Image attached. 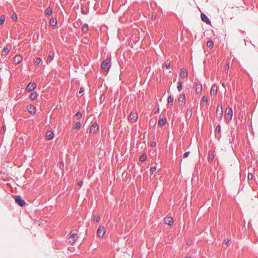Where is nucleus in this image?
Returning a JSON list of instances; mask_svg holds the SVG:
<instances>
[{
	"mask_svg": "<svg viewBox=\"0 0 258 258\" xmlns=\"http://www.w3.org/2000/svg\"><path fill=\"white\" fill-rule=\"evenodd\" d=\"M110 58H107L104 59L101 63L102 70L104 72L108 71L111 67Z\"/></svg>",
	"mask_w": 258,
	"mask_h": 258,
	"instance_id": "f257e3e1",
	"label": "nucleus"
},
{
	"mask_svg": "<svg viewBox=\"0 0 258 258\" xmlns=\"http://www.w3.org/2000/svg\"><path fill=\"white\" fill-rule=\"evenodd\" d=\"M13 198L15 199V202L20 207H24L26 203L25 201L21 198L20 195H14Z\"/></svg>",
	"mask_w": 258,
	"mask_h": 258,
	"instance_id": "f03ea898",
	"label": "nucleus"
},
{
	"mask_svg": "<svg viewBox=\"0 0 258 258\" xmlns=\"http://www.w3.org/2000/svg\"><path fill=\"white\" fill-rule=\"evenodd\" d=\"M216 116L219 119H221L223 116L222 106L218 104L216 109Z\"/></svg>",
	"mask_w": 258,
	"mask_h": 258,
	"instance_id": "7ed1b4c3",
	"label": "nucleus"
},
{
	"mask_svg": "<svg viewBox=\"0 0 258 258\" xmlns=\"http://www.w3.org/2000/svg\"><path fill=\"white\" fill-rule=\"evenodd\" d=\"M99 130V127L98 124L96 121H95L92 123L90 131L91 133L96 134L98 132Z\"/></svg>",
	"mask_w": 258,
	"mask_h": 258,
	"instance_id": "20e7f679",
	"label": "nucleus"
},
{
	"mask_svg": "<svg viewBox=\"0 0 258 258\" xmlns=\"http://www.w3.org/2000/svg\"><path fill=\"white\" fill-rule=\"evenodd\" d=\"M225 118L229 120H231L232 118L233 110L232 108H228L225 111Z\"/></svg>",
	"mask_w": 258,
	"mask_h": 258,
	"instance_id": "39448f33",
	"label": "nucleus"
},
{
	"mask_svg": "<svg viewBox=\"0 0 258 258\" xmlns=\"http://www.w3.org/2000/svg\"><path fill=\"white\" fill-rule=\"evenodd\" d=\"M36 88V84L34 82H30L26 86V90L31 92Z\"/></svg>",
	"mask_w": 258,
	"mask_h": 258,
	"instance_id": "423d86ee",
	"label": "nucleus"
},
{
	"mask_svg": "<svg viewBox=\"0 0 258 258\" xmlns=\"http://www.w3.org/2000/svg\"><path fill=\"white\" fill-rule=\"evenodd\" d=\"M27 111L31 115H34L36 113V107L32 104H30L28 106H27Z\"/></svg>",
	"mask_w": 258,
	"mask_h": 258,
	"instance_id": "0eeeda50",
	"label": "nucleus"
},
{
	"mask_svg": "<svg viewBox=\"0 0 258 258\" xmlns=\"http://www.w3.org/2000/svg\"><path fill=\"white\" fill-rule=\"evenodd\" d=\"M105 232L104 227H99L97 230V235L98 237H102L104 236Z\"/></svg>",
	"mask_w": 258,
	"mask_h": 258,
	"instance_id": "6e6552de",
	"label": "nucleus"
},
{
	"mask_svg": "<svg viewBox=\"0 0 258 258\" xmlns=\"http://www.w3.org/2000/svg\"><path fill=\"white\" fill-rule=\"evenodd\" d=\"M195 90L197 94H201L202 92V85L201 82H197L195 85Z\"/></svg>",
	"mask_w": 258,
	"mask_h": 258,
	"instance_id": "1a4fd4ad",
	"label": "nucleus"
},
{
	"mask_svg": "<svg viewBox=\"0 0 258 258\" xmlns=\"http://www.w3.org/2000/svg\"><path fill=\"white\" fill-rule=\"evenodd\" d=\"M201 18L202 21L204 22L207 24H210L211 23L210 20L209 19L208 16L204 13H201Z\"/></svg>",
	"mask_w": 258,
	"mask_h": 258,
	"instance_id": "9d476101",
	"label": "nucleus"
},
{
	"mask_svg": "<svg viewBox=\"0 0 258 258\" xmlns=\"http://www.w3.org/2000/svg\"><path fill=\"white\" fill-rule=\"evenodd\" d=\"M164 222L165 223V224H167L169 226L172 225L173 223L174 222L173 219L171 217H165L164 218Z\"/></svg>",
	"mask_w": 258,
	"mask_h": 258,
	"instance_id": "9b49d317",
	"label": "nucleus"
},
{
	"mask_svg": "<svg viewBox=\"0 0 258 258\" xmlns=\"http://www.w3.org/2000/svg\"><path fill=\"white\" fill-rule=\"evenodd\" d=\"M46 138L48 140H52L54 138V133L51 130H48L46 133Z\"/></svg>",
	"mask_w": 258,
	"mask_h": 258,
	"instance_id": "f8f14e48",
	"label": "nucleus"
},
{
	"mask_svg": "<svg viewBox=\"0 0 258 258\" xmlns=\"http://www.w3.org/2000/svg\"><path fill=\"white\" fill-rule=\"evenodd\" d=\"M22 60V57L20 55H16L14 59V62L17 64H19Z\"/></svg>",
	"mask_w": 258,
	"mask_h": 258,
	"instance_id": "ddd939ff",
	"label": "nucleus"
},
{
	"mask_svg": "<svg viewBox=\"0 0 258 258\" xmlns=\"http://www.w3.org/2000/svg\"><path fill=\"white\" fill-rule=\"evenodd\" d=\"M49 25L51 26H55L57 23L56 18L53 17H52L49 20Z\"/></svg>",
	"mask_w": 258,
	"mask_h": 258,
	"instance_id": "4468645a",
	"label": "nucleus"
},
{
	"mask_svg": "<svg viewBox=\"0 0 258 258\" xmlns=\"http://www.w3.org/2000/svg\"><path fill=\"white\" fill-rule=\"evenodd\" d=\"M180 75L182 78L184 79L187 77L188 73L186 70L182 69L180 70Z\"/></svg>",
	"mask_w": 258,
	"mask_h": 258,
	"instance_id": "2eb2a0df",
	"label": "nucleus"
},
{
	"mask_svg": "<svg viewBox=\"0 0 258 258\" xmlns=\"http://www.w3.org/2000/svg\"><path fill=\"white\" fill-rule=\"evenodd\" d=\"M38 96V93L34 91L31 93V94L29 95V98L31 100H35L37 97Z\"/></svg>",
	"mask_w": 258,
	"mask_h": 258,
	"instance_id": "dca6fc26",
	"label": "nucleus"
},
{
	"mask_svg": "<svg viewBox=\"0 0 258 258\" xmlns=\"http://www.w3.org/2000/svg\"><path fill=\"white\" fill-rule=\"evenodd\" d=\"M129 117L131 119V120H133L134 122H135L137 121L138 119V116L137 114L131 112L129 115Z\"/></svg>",
	"mask_w": 258,
	"mask_h": 258,
	"instance_id": "f3484780",
	"label": "nucleus"
},
{
	"mask_svg": "<svg viewBox=\"0 0 258 258\" xmlns=\"http://www.w3.org/2000/svg\"><path fill=\"white\" fill-rule=\"evenodd\" d=\"M69 235V239H72V241L73 242H75L77 240V234L76 233H72V232H71Z\"/></svg>",
	"mask_w": 258,
	"mask_h": 258,
	"instance_id": "a211bd4d",
	"label": "nucleus"
},
{
	"mask_svg": "<svg viewBox=\"0 0 258 258\" xmlns=\"http://www.w3.org/2000/svg\"><path fill=\"white\" fill-rule=\"evenodd\" d=\"M166 122V118L165 117H162L158 120V124L159 125H164Z\"/></svg>",
	"mask_w": 258,
	"mask_h": 258,
	"instance_id": "6ab92c4d",
	"label": "nucleus"
},
{
	"mask_svg": "<svg viewBox=\"0 0 258 258\" xmlns=\"http://www.w3.org/2000/svg\"><path fill=\"white\" fill-rule=\"evenodd\" d=\"M214 157H215V155L213 153V152H212V151H210L209 152V155H208V161L209 162H211L212 161H213L214 158Z\"/></svg>",
	"mask_w": 258,
	"mask_h": 258,
	"instance_id": "aec40b11",
	"label": "nucleus"
},
{
	"mask_svg": "<svg viewBox=\"0 0 258 258\" xmlns=\"http://www.w3.org/2000/svg\"><path fill=\"white\" fill-rule=\"evenodd\" d=\"M52 14V9L50 7H47L45 10V14L47 16H50Z\"/></svg>",
	"mask_w": 258,
	"mask_h": 258,
	"instance_id": "412c9836",
	"label": "nucleus"
},
{
	"mask_svg": "<svg viewBox=\"0 0 258 258\" xmlns=\"http://www.w3.org/2000/svg\"><path fill=\"white\" fill-rule=\"evenodd\" d=\"M89 29V25L87 24H84L82 27V30L84 33H87Z\"/></svg>",
	"mask_w": 258,
	"mask_h": 258,
	"instance_id": "4be33fe9",
	"label": "nucleus"
},
{
	"mask_svg": "<svg viewBox=\"0 0 258 258\" xmlns=\"http://www.w3.org/2000/svg\"><path fill=\"white\" fill-rule=\"evenodd\" d=\"M54 56V51L52 52V54H49L47 58V62H50L53 59Z\"/></svg>",
	"mask_w": 258,
	"mask_h": 258,
	"instance_id": "5701e85b",
	"label": "nucleus"
},
{
	"mask_svg": "<svg viewBox=\"0 0 258 258\" xmlns=\"http://www.w3.org/2000/svg\"><path fill=\"white\" fill-rule=\"evenodd\" d=\"M81 126V122H77L74 125L73 128L74 130H78V129L80 128Z\"/></svg>",
	"mask_w": 258,
	"mask_h": 258,
	"instance_id": "b1692460",
	"label": "nucleus"
},
{
	"mask_svg": "<svg viewBox=\"0 0 258 258\" xmlns=\"http://www.w3.org/2000/svg\"><path fill=\"white\" fill-rule=\"evenodd\" d=\"M147 158V156L145 153L142 154L140 157V161L141 162H144L146 160Z\"/></svg>",
	"mask_w": 258,
	"mask_h": 258,
	"instance_id": "393cba45",
	"label": "nucleus"
},
{
	"mask_svg": "<svg viewBox=\"0 0 258 258\" xmlns=\"http://www.w3.org/2000/svg\"><path fill=\"white\" fill-rule=\"evenodd\" d=\"M217 91H218L217 87H216V88L215 89V86H213L211 89L210 93H211V94L216 95L217 93Z\"/></svg>",
	"mask_w": 258,
	"mask_h": 258,
	"instance_id": "a878e982",
	"label": "nucleus"
},
{
	"mask_svg": "<svg viewBox=\"0 0 258 258\" xmlns=\"http://www.w3.org/2000/svg\"><path fill=\"white\" fill-rule=\"evenodd\" d=\"M9 52V49L7 47H5L3 48V51L2 52V55H6Z\"/></svg>",
	"mask_w": 258,
	"mask_h": 258,
	"instance_id": "bb28decb",
	"label": "nucleus"
},
{
	"mask_svg": "<svg viewBox=\"0 0 258 258\" xmlns=\"http://www.w3.org/2000/svg\"><path fill=\"white\" fill-rule=\"evenodd\" d=\"M81 9L83 14L86 15L89 13V9L87 7H83Z\"/></svg>",
	"mask_w": 258,
	"mask_h": 258,
	"instance_id": "cd10ccee",
	"label": "nucleus"
},
{
	"mask_svg": "<svg viewBox=\"0 0 258 258\" xmlns=\"http://www.w3.org/2000/svg\"><path fill=\"white\" fill-rule=\"evenodd\" d=\"M178 100L182 102H183L185 100V96L184 94H182L178 97Z\"/></svg>",
	"mask_w": 258,
	"mask_h": 258,
	"instance_id": "c85d7f7f",
	"label": "nucleus"
},
{
	"mask_svg": "<svg viewBox=\"0 0 258 258\" xmlns=\"http://www.w3.org/2000/svg\"><path fill=\"white\" fill-rule=\"evenodd\" d=\"M177 88L179 91H180L182 89V84L180 81L177 82Z\"/></svg>",
	"mask_w": 258,
	"mask_h": 258,
	"instance_id": "c756f323",
	"label": "nucleus"
},
{
	"mask_svg": "<svg viewBox=\"0 0 258 258\" xmlns=\"http://www.w3.org/2000/svg\"><path fill=\"white\" fill-rule=\"evenodd\" d=\"M207 46L209 48H211L213 46V42L211 40H208L207 43Z\"/></svg>",
	"mask_w": 258,
	"mask_h": 258,
	"instance_id": "7c9ffc66",
	"label": "nucleus"
},
{
	"mask_svg": "<svg viewBox=\"0 0 258 258\" xmlns=\"http://www.w3.org/2000/svg\"><path fill=\"white\" fill-rule=\"evenodd\" d=\"M168 103L169 104H172L173 102V98L171 96H169L167 98Z\"/></svg>",
	"mask_w": 258,
	"mask_h": 258,
	"instance_id": "2f4dec72",
	"label": "nucleus"
},
{
	"mask_svg": "<svg viewBox=\"0 0 258 258\" xmlns=\"http://www.w3.org/2000/svg\"><path fill=\"white\" fill-rule=\"evenodd\" d=\"M5 21V16L2 15L0 17V25L3 24Z\"/></svg>",
	"mask_w": 258,
	"mask_h": 258,
	"instance_id": "473e14b6",
	"label": "nucleus"
},
{
	"mask_svg": "<svg viewBox=\"0 0 258 258\" xmlns=\"http://www.w3.org/2000/svg\"><path fill=\"white\" fill-rule=\"evenodd\" d=\"M42 61L40 57H37L35 60V63L36 64H39Z\"/></svg>",
	"mask_w": 258,
	"mask_h": 258,
	"instance_id": "72a5a7b5",
	"label": "nucleus"
},
{
	"mask_svg": "<svg viewBox=\"0 0 258 258\" xmlns=\"http://www.w3.org/2000/svg\"><path fill=\"white\" fill-rule=\"evenodd\" d=\"M221 132V126L220 124H218L217 125L216 129H215V132L219 133Z\"/></svg>",
	"mask_w": 258,
	"mask_h": 258,
	"instance_id": "f704fd0d",
	"label": "nucleus"
},
{
	"mask_svg": "<svg viewBox=\"0 0 258 258\" xmlns=\"http://www.w3.org/2000/svg\"><path fill=\"white\" fill-rule=\"evenodd\" d=\"M93 220L95 222H98L100 220V216L98 215L94 216Z\"/></svg>",
	"mask_w": 258,
	"mask_h": 258,
	"instance_id": "c9c22d12",
	"label": "nucleus"
},
{
	"mask_svg": "<svg viewBox=\"0 0 258 258\" xmlns=\"http://www.w3.org/2000/svg\"><path fill=\"white\" fill-rule=\"evenodd\" d=\"M157 169V167L156 166L151 167L150 169V171L151 173H153Z\"/></svg>",
	"mask_w": 258,
	"mask_h": 258,
	"instance_id": "e433bc0d",
	"label": "nucleus"
},
{
	"mask_svg": "<svg viewBox=\"0 0 258 258\" xmlns=\"http://www.w3.org/2000/svg\"><path fill=\"white\" fill-rule=\"evenodd\" d=\"M253 178V175L252 173H249L247 175V179L249 180H252Z\"/></svg>",
	"mask_w": 258,
	"mask_h": 258,
	"instance_id": "4c0bfd02",
	"label": "nucleus"
},
{
	"mask_svg": "<svg viewBox=\"0 0 258 258\" xmlns=\"http://www.w3.org/2000/svg\"><path fill=\"white\" fill-rule=\"evenodd\" d=\"M75 115L78 118V119H79V118L81 117V116L82 115V113L80 111H78L76 113Z\"/></svg>",
	"mask_w": 258,
	"mask_h": 258,
	"instance_id": "58836bf2",
	"label": "nucleus"
},
{
	"mask_svg": "<svg viewBox=\"0 0 258 258\" xmlns=\"http://www.w3.org/2000/svg\"><path fill=\"white\" fill-rule=\"evenodd\" d=\"M12 19L14 21H16L18 19V17L16 14L14 13L12 16Z\"/></svg>",
	"mask_w": 258,
	"mask_h": 258,
	"instance_id": "ea45409f",
	"label": "nucleus"
},
{
	"mask_svg": "<svg viewBox=\"0 0 258 258\" xmlns=\"http://www.w3.org/2000/svg\"><path fill=\"white\" fill-rule=\"evenodd\" d=\"M105 95H104V94H102L101 95L100 97V101H101V102H103V101H104V99H105Z\"/></svg>",
	"mask_w": 258,
	"mask_h": 258,
	"instance_id": "a19ab883",
	"label": "nucleus"
},
{
	"mask_svg": "<svg viewBox=\"0 0 258 258\" xmlns=\"http://www.w3.org/2000/svg\"><path fill=\"white\" fill-rule=\"evenodd\" d=\"M189 153L190 152H185L183 155V158H185L186 157H187L189 155Z\"/></svg>",
	"mask_w": 258,
	"mask_h": 258,
	"instance_id": "79ce46f5",
	"label": "nucleus"
},
{
	"mask_svg": "<svg viewBox=\"0 0 258 258\" xmlns=\"http://www.w3.org/2000/svg\"><path fill=\"white\" fill-rule=\"evenodd\" d=\"M202 100V102H208V98L206 96H204L203 97Z\"/></svg>",
	"mask_w": 258,
	"mask_h": 258,
	"instance_id": "37998d69",
	"label": "nucleus"
},
{
	"mask_svg": "<svg viewBox=\"0 0 258 258\" xmlns=\"http://www.w3.org/2000/svg\"><path fill=\"white\" fill-rule=\"evenodd\" d=\"M165 67L166 68V69H170L171 67H170V63H165Z\"/></svg>",
	"mask_w": 258,
	"mask_h": 258,
	"instance_id": "c03bdc74",
	"label": "nucleus"
},
{
	"mask_svg": "<svg viewBox=\"0 0 258 258\" xmlns=\"http://www.w3.org/2000/svg\"><path fill=\"white\" fill-rule=\"evenodd\" d=\"M84 90H85L84 88L83 87H81L79 89V94L82 93L84 91Z\"/></svg>",
	"mask_w": 258,
	"mask_h": 258,
	"instance_id": "a18cd8bd",
	"label": "nucleus"
},
{
	"mask_svg": "<svg viewBox=\"0 0 258 258\" xmlns=\"http://www.w3.org/2000/svg\"><path fill=\"white\" fill-rule=\"evenodd\" d=\"M156 142H152L151 143V146L152 147H155L156 146Z\"/></svg>",
	"mask_w": 258,
	"mask_h": 258,
	"instance_id": "49530a36",
	"label": "nucleus"
},
{
	"mask_svg": "<svg viewBox=\"0 0 258 258\" xmlns=\"http://www.w3.org/2000/svg\"><path fill=\"white\" fill-rule=\"evenodd\" d=\"M190 113V115H189V117H190L191 116V110H189L188 109L186 111V117L187 116L188 114Z\"/></svg>",
	"mask_w": 258,
	"mask_h": 258,
	"instance_id": "de8ad7c7",
	"label": "nucleus"
},
{
	"mask_svg": "<svg viewBox=\"0 0 258 258\" xmlns=\"http://www.w3.org/2000/svg\"><path fill=\"white\" fill-rule=\"evenodd\" d=\"M82 184H83V181H79L78 182V183H77L78 185L79 186H82Z\"/></svg>",
	"mask_w": 258,
	"mask_h": 258,
	"instance_id": "09e8293b",
	"label": "nucleus"
},
{
	"mask_svg": "<svg viewBox=\"0 0 258 258\" xmlns=\"http://www.w3.org/2000/svg\"><path fill=\"white\" fill-rule=\"evenodd\" d=\"M229 241H230V240H228V239L225 240L224 241V243H225V244L228 245L229 244Z\"/></svg>",
	"mask_w": 258,
	"mask_h": 258,
	"instance_id": "8fccbe9b",
	"label": "nucleus"
},
{
	"mask_svg": "<svg viewBox=\"0 0 258 258\" xmlns=\"http://www.w3.org/2000/svg\"><path fill=\"white\" fill-rule=\"evenodd\" d=\"M60 165L62 166V167L64 166V163H63V162L62 161L60 162Z\"/></svg>",
	"mask_w": 258,
	"mask_h": 258,
	"instance_id": "3c124183",
	"label": "nucleus"
},
{
	"mask_svg": "<svg viewBox=\"0 0 258 258\" xmlns=\"http://www.w3.org/2000/svg\"><path fill=\"white\" fill-rule=\"evenodd\" d=\"M222 85L223 87L225 88L226 86H225V83L224 82H222Z\"/></svg>",
	"mask_w": 258,
	"mask_h": 258,
	"instance_id": "603ef678",
	"label": "nucleus"
},
{
	"mask_svg": "<svg viewBox=\"0 0 258 258\" xmlns=\"http://www.w3.org/2000/svg\"><path fill=\"white\" fill-rule=\"evenodd\" d=\"M229 68V64H227L226 66V69H227Z\"/></svg>",
	"mask_w": 258,
	"mask_h": 258,
	"instance_id": "864d4df0",
	"label": "nucleus"
},
{
	"mask_svg": "<svg viewBox=\"0 0 258 258\" xmlns=\"http://www.w3.org/2000/svg\"><path fill=\"white\" fill-rule=\"evenodd\" d=\"M244 42H245V45H247L246 43H247V41L245 39H244Z\"/></svg>",
	"mask_w": 258,
	"mask_h": 258,
	"instance_id": "5fc2aeb1",
	"label": "nucleus"
},
{
	"mask_svg": "<svg viewBox=\"0 0 258 258\" xmlns=\"http://www.w3.org/2000/svg\"><path fill=\"white\" fill-rule=\"evenodd\" d=\"M241 32L243 33H245V32L244 31H243V30H241Z\"/></svg>",
	"mask_w": 258,
	"mask_h": 258,
	"instance_id": "6e6d98bb",
	"label": "nucleus"
},
{
	"mask_svg": "<svg viewBox=\"0 0 258 258\" xmlns=\"http://www.w3.org/2000/svg\"><path fill=\"white\" fill-rule=\"evenodd\" d=\"M158 111V110H156L155 112H157Z\"/></svg>",
	"mask_w": 258,
	"mask_h": 258,
	"instance_id": "4d7b16f0",
	"label": "nucleus"
}]
</instances>
